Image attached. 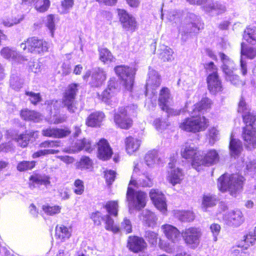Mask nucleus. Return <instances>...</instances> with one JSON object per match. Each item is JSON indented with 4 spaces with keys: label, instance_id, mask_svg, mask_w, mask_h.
<instances>
[{
    "label": "nucleus",
    "instance_id": "56",
    "mask_svg": "<svg viewBox=\"0 0 256 256\" xmlns=\"http://www.w3.org/2000/svg\"><path fill=\"white\" fill-rule=\"evenodd\" d=\"M144 237L150 244L155 246L157 244L158 234L155 232L148 230L146 232Z\"/></svg>",
    "mask_w": 256,
    "mask_h": 256
},
{
    "label": "nucleus",
    "instance_id": "31",
    "mask_svg": "<svg viewBox=\"0 0 256 256\" xmlns=\"http://www.w3.org/2000/svg\"><path fill=\"white\" fill-rule=\"evenodd\" d=\"M29 181V186L31 189L42 184L46 186L50 183L48 176L38 174L31 176Z\"/></svg>",
    "mask_w": 256,
    "mask_h": 256
},
{
    "label": "nucleus",
    "instance_id": "1",
    "mask_svg": "<svg viewBox=\"0 0 256 256\" xmlns=\"http://www.w3.org/2000/svg\"><path fill=\"white\" fill-rule=\"evenodd\" d=\"M142 164L140 162H134V172L126 193V198L128 202L130 209L134 208L139 210L144 208L146 206V194L145 192L141 191L134 192L130 186L134 185L136 186L151 187L153 185V179L148 174H142L138 178H136V173L143 170Z\"/></svg>",
    "mask_w": 256,
    "mask_h": 256
},
{
    "label": "nucleus",
    "instance_id": "27",
    "mask_svg": "<svg viewBox=\"0 0 256 256\" xmlns=\"http://www.w3.org/2000/svg\"><path fill=\"white\" fill-rule=\"evenodd\" d=\"M0 54L4 58L15 62H22L26 60L24 56L13 48L8 47L3 48L0 50Z\"/></svg>",
    "mask_w": 256,
    "mask_h": 256
},
{
    "label": "nucleus",
    "instance_id": "46",
    "mask_svg": "<svg viewBox=\"0 0 256 256\" xmlns=\"http://www.w3.org/2000/svg\"><path fill=\"white\" fill-rule=\"evenodd\" d=\"M100 60L104 63L112 62L114 60V57L111 52L106 48L98 49Z\"/></svg>",
    "mask_w": 256,
    "mask_h": 256
},
{
    "label": "nucleus",
    "instance_id": "11",
    "mask_svg": "<svg viewBox=\"0 0 256 256\" xmlns=\"http://www.w3.org/2000/svg\"><path fill=\"white\" fill-rule=\"evenodd\" d=\"M60 143L59 140H46L42 142L40 144L39 146L44 149L34 152L32 156V158H36L42 156L58 154L59 150L52 148L60 146Z\"/></svg>",
    "mask_w": 256,
    "mask_h": 256
},
{
    "label": "nucleus",
    "instance_id": "28",
    "mask_svg": "<svg viewBox=\"0 0 256 256\" xmlns=\"http://www.w3.org/2000/svg\"><path fill=\"white\" fill-rule=\"evenodd\" d=\"M106 78V74L104 70L100 68L94 69L90 84L94 87H99L104 84Z\"/></svg>",
    "mask_w": 256,
    "mask_h": 256
},
{
    "label": "nucleus",
    "instance_id": "24",
    "mask_svg": "<svg viewBox=\"0 0 256 256\" xmlns=\"http://www.w3.org/2000/svg\"><path fill=\"white\" fill-rule=\"evenodd\" d=\"M206 82L208 89L212 94H215L222 91V82L218 74H210L207 77Z\"/></svg>",
    "mask_w": 256,
    "mask_h": 256
},
{
    "label": "nucleus",
    "instance_id": "52",
    "mask_svg": "<svg viewBox=\"0 0 256 256\" xmlns=\"http://www.w3.org/2000/svg\"><path fill=\"white\" fill-rule=\"evenodd\" d=\"M10 87L16 90H18L22 87V80L18 76L12 74L10 78Z\"/></svg>",
    "mask_w": 256,
    "mask_h": 256
},
{
    "label": "nucleus",
    "instance_id": "6",
    "mask_svg": "<svg viewBox=\"0 0 256 256\" xmlns=\"http://www.w3.org/2000/svg\"><path fill=\"white\" fill-rule=\"evenodd\" d=\"M116 75L121 78L124 88L131 91L134 83L136 69L124 66H118L114 68Z\"/></svg>",
    "mask_w": 256,
    "mask_h": 256
},
{
    "label": "nucleus",
    "instance_id": "25",
    "mask_svg": "<svg viewBox=\"0 0 256 256\" xmlns=\"http://www.w3.org/2000/svg\"><path fill=\"white\" fill-rule=\"evenodd\" d=\"M70 130L68 128L64 129L49 127L42 131V136L54 138H62L68 136Z\"/></svg>",
    "mask_w": 256,
    "mask_h": 256
},
{
    "label": "nucleus",
    "instance_id": "48",
    "mask_svg": "<svg viewBox=\"0 0 256 256\" xmlns=\"http://www.w3.org/2000/svg\"><path fill=\"white\" fill-rule=\"evenodd\" d=\"M108 214L110 215L116 216L118 213V203L117 201H109L104 206Z\"/></svg>",
    "mask_w": 256,
    "mask_h": 256
},
{
    "label": "nucleus",
    "instance_id": "38",
    "mask_svg": "<svg viewBox=\"0 0 256 256\" xmlns=\"http://www.w3.org/2000/svg\"><path fill=\"white\" fill-rule=\"evenodd\" d=\"M229 148L230 154L234 156H238L242 149V142L239 140L234 138L232 134H231Z\"/></svg>",
    "mask_w": 256,
    "mask_h": 256
},
{
    "label": "nucleus",
    "instance_id": "10",
    "mask_svg": "<svg viewBox=\"0 0 256 256\" xmlns=\"http://www.w3.org/2000/svg\"><path fill=\"white\" fill-rule=\"evenodd\" d=\"M172 100L169 90L166 88H162L160 93L158 104L161 109L166 111L169 116H176L180 114V110L170 108L168 104Z\"/></svg>",
    "mask_w": 256,
    "mask_h": 256
},
{
    "label": "nucleus",
    "instance_id": "18",
    "mask_svg": "<svg viewBox=\"0 0 256 256\" xmlns=\"http://www.w3.org/2000/svg\"><path fill=\"white\" fill-rule=\"evenodd\" d=\"M150 196L155 206L162 213H165L166 204L164 194L158 190L152 189L150 192Z\"/></svg>",
    "mask_w": 256,
    "mask_h": 256
},
{
    "label": "nucleus",
    "instance_id": "30",
    "mask_svg": "<svg viewBox=\"0 0 256 256\" xmlns=\"http://www.w3.org/2000/svg\"><path fill=\"white\" fill-rule=\"evenodd\" d=\"M174 160L168 163V167L170 168L168 172V179L173 185L180 184L182 180L183 174L182 170L178 168H174Z\"/></svg>",
    "mask_w": 256,
    "mask_h": 256
},
{
    "label": "nucleus",
    "instance_id": "5",
    "mask_svg": "<svg viewBox=\"0 0 256 256\" xmlns=\"http://www.w3.org/2000/svg\"><path fill=\"white\" fill-rule=\"evenodd\" d=\"M219 56L222 63V68L226 80L234 86L241 84L242 82L240 80L239 76L234 72L235 70L234 62L222 52L219 53Z\"/></svg>",
    "mask_w": 256,
    "mask_h": 256
},
{
    "label": "nucleus",
    "instance_id": "29",
    "mask_svg": "<svg viewBox=\"0 0 256 256\" xmlns=\"http://www.w3.org/2000/svg\"><path fill=\"white\" fill-rule=\"evenodd\" d=\"M98 156L102 160H107L111 157L112 152L109 144L104 139L100 140L98 143Z\"/></svg>",
    "mask_w": 256,
    "mask_h": 256
},
{
    "label": "nucleus",
    "instance_id": "45",
    "mask_svg": "<svg viewBox=\"0 0 256 256\" xmlns=\"http://www.w3.org/2000/svg\"><path fill=\"white\" fill-rule=\"evenodd\" d=\"M176 218L182 222H191L194 218V215L191 211L177 210L174 212Z\"/></svg>",
    "mask_w": 256,
    "mask_h": 256
},
{
    "label": "nucleus",
    "instance_id": "64",
    "mask_svg": "<svg viewBox=\"0 0 256 256\" xmlns=\"http://www.w3.org/2000/svg\"><path fill=\"white\" fill-rule=\"evenodd\" d=\"M246 170L250 174L256 176V160H253L246 164Z\"/></svg>",
    "mask_w": 256,
    "mask_h": 256
},
{
    "label": "nucleus",
    "instance_id": "21",
    "mask_svg": "<svg viewBox=\"0 0 256 256\" xmlns=\"http://www.w3.org/2000/svg\"><path fill=\"white\" fill-rule=\"evenodd\" d=\"M180 154L183 158L192 160V166L194 159L200 156L198 148L194 144L186 143L183 145L181 148Z\"/></svg>",
    "mask_w": 256,
    "mask_h": 256
},
{
    "label": "nucleus",
    "instance_id": "7",
    "mask_svg": "<svg viewBox=\"0 0 256 256\" xmlns=\"http://www.w3.org/2000/svg\"><path fill=\"white\" fill-rule=\"evenodd\" d=\"M20 46L24 50L27 48L32 53L42 54L48 52L50 44L45 40L34 37L28 38Z\"/></svg>",
    "mask_w": 256,
    "mask_h": 256
},
{
    "label": "nucleus",
    "instance_id": "12",
    "mask_svg": "<svg viewBox=\"0 0 256 256\" xmlns=\"http://www.w3.org/2000/svg\"><path fill=\"white\" fill-rule=\"evenodd\" d=\"M130 112V107H121L114 116V121L116 125L122 128L128 129L132 126V120L128 117Z\"/></svg>",
    "mask_w": 256,
    "mask_h": 256
},
{
    "label": "nucleus",
    "instance_id": "43",
    "mask_svg": "<svg viewBox=\"0 0 256 256\" xmlns=\"http://www.w3.org/2000/svg\"><path fill=\"white\" fill-rule=\"evenodd\" d=\"M243 38L248 42L255 44H256V28L254 26L246 28L244 31Z\"/></svg>",
    "mask_w": 256,
    "mask_h": 256
},
{
    "label": "nucleus",
    "instance_id": "4",
    "mask_svg": "<svg viewBox=\"0 0 256 256\" xmlns=\"http://www.w3.org/2000/svg\"><path fill=\"white\" fill-rule=\"evenodd\" d=\"M190 114L191 118H186L180 124V128L185 131L192 132L204 130L208 126V122L206 118L192 112Z\"/></svg>",
    "mask_w": 256,
    "mask_h": 256
},
{
    "label": "nucleus",
    "instance_id": "34",
    "mask_svg": "<svg viewBox=\"0 0 256 256\" xmlns=\"http://www.w3.org/2000/svg\"><path fill=\"white\" fill-rule=\"evenodd\" d=\"M56 237L62 242H65L72 235L71 228L67 227L63 224L57 225L55 229Z\"/></svg>",
    "mask_w": 256,
    "mask_h": 256
},
{
    "label": "nucleus",
    "instance_id": "32",
    "mask_svg": "<svg viewBox=\"0 0 256 256\" xmlns=\"http://www.w3.org/2000/svg\"><path fill=\"white\" fill-rule=\"evenodd\" d=\"M22 3L26 5L33 4L35 10L39 12H46L50 4L49 0H22Z\"/></svg>",
    "mask_w": 256,
    "mask_h": 256
},
{
    "label": "nucleus",
    "instance_id": "50",
    "mask_svg": "<svg viewBox=\"0 0 256 256\" xmlns=\"http://www.w3.org/2000/svg\"><path fill=\"white\" fill-rule=\"evenodd\" d=\"M75 146L76 150L78 151H80L83 149H84L86 151L88 152H90L92 150L90 140L86 138L78 140L75 144Z\"/></svg>",
    "mask_w": 256,
    "mask_h": 256
},
{
    "label": "nucleus",
    "instance_id": "16",
    "mask_svg": "<svg viewBox=\"0 0 256 256\" xmlns=\"http://www.w3.org/2000/svg\"><path fill=\"white\" fill-rule=\"evenodd\" d=\"M242 136L246 146L251 149L256 147V128L252 126L243 128Z\"/></svg>",
    "mask_w": 256,
    "mask_h": 256
},
{
    "label": "nucleus",
    "instance_id": "37",
    "mask_svg": "<svg viewBox=\"0 0 256 256\" xmlns=\"http://www.w3.org/2000/svg\"><path fill=\"white\" fill-rule=\"evenodd\" d=\"M141 141L132 136L126 138L125 144L126 151L129 154H132L138 150L140 146Z\"/></svg>",
    "mask_w": 256,
    "mask_h": 256
},
{
    "label": "nucleus",
    "instance_id": "2",
    "mask_svg": "<svg viewBox=\"0 0 256 256\" xmlns=\"http://www.w3.org/2000/svg\"><path fill=\"white\" fill-rule=\"evenodd\" d=\"M244 178L238 174H224L218 180V187L222 192L228 191L231 196H236L242 189Z\"/></svg>",
    "mask_w": 256,
    "mask_h": 256
},
{
    "label": "nucleus",
    "instance_id": "59",
    "mask_svg": "<svg viewBox=\"0 0 256 256\" xmlns=\"http://www.w3.org/2000/svg\"><path fill=\"white\" fill-rule=\"evenodd\" d=\"M26 94L29 96L30 102L36 105L41 101L42 98L39 93H34L32 92H26Z\"/></svg>",
    "mask_w": 256,
    "mask_h": 256
},
{
    "label": "nucleus",
    "instance_id": "54",
    "mask_svg": "<svg viewBox=\"0 0 256 256\" xmlns=\"http://www.w3.org/2000/svg\"><path fill=\"white\" fill-rule=\"evenodd\" d=\"M42 210L48 215L54 216L59 214L60 212L61 207L58 206H50L49 205H44Z\"/></svg>",
    "mask_w": 256,
    "mask_h": 256
},
{
    "label": "nucleus",
    "instance_id": "14",
    "mask_svg": "<svg viewBox=\"0 0 256 256\" xmlns=\"http://www.w3.org/2000/svg\"><path fill=\"white\" fill-rule=\"evenodd\" d=\"M78 84H70L66 91L63 98V104L64 106L67 108L68 112L71 113L74 112L76 109L74 101L78 90Z\"/></svg>",
    "mask_w": 256,
    "mask_h": 256
},
{
    "label": "nucleus",
    "instance_id": "23",
    "mask_svg": "<svg viewBox=\"0 0 256 256\" xmlns=\"http://www.w3.org/2000/svg\"><path fill=\"white\" fill-rule=\"evenodd\" d=\"M226 222L230 226H238L244 221V218L242 212L236 210L230 212L224 216Z\"/></svg>",
    "mask_w": 256,
    "mask_h": 256
},
{
    "label": "nucleus",
    "instance_id": "47",
    "mask_svg": "<svg viewBox=\"0 0 256 256\" xmlns=\"http://www.w3.org/2000/svg\"><path fill=\"white\" fill-rule=\"evenodd\" d=\"M207 12H216L218 14L224 12L226 10V6L220 2H216L214 4H210L205 8Z\"/></svg>",
    "mask_w": 256,
    "mask_h": 256
},
{
    "label": "nucleus",
    "instance_id": "53",
    "mask_svg": "<svg viewBox=\"0 0 256 256\" xmlns=\"http://www.w3.org/2000/svg\"><path fill=\"white\" fill-rule=\"evenodd\" d=\"M36 164L34 161H22L17 166V170L20 172H24L32 169Z\"/></svg>",
    "mask_w": 256,
    "mask_h": 256
},
{
    "label": "nucleus",
    "instance_id": "63",
    "mask_svg": "<svg viewBox=\"0 0 256 256\" xmlns=\"http://www.w3.org/2000/svg\"><path fill=\"white\" fill-rule=\"evenodd\" d=\"M104 216H102V214L99 212H96L92 214L91 218L93 220L95 224L100 226L101 224V222L104 220Z\"/></svg>",
    "mask_w": 256,
    "mask_h": 256
},
{
    "label": "nucleus",
    "instance_id": "9",
    "mask_svg": "<svg viewBox=\"0 0 256 256\" xmlns=\"http://www.w3.org/2000/svg\"><path fill=\"white\" fill-rule=\"evenodd\" d=\"M219 155L215 150H210L206 154L201 155L200 158L194 159L193 167L198 170L200 166H211L216 164L219 160Z\"/></svg>",
    "mask_w": 256,
    "mask_h": 256
},
{
    "label": "nucleus",
    "instance_id": "39",
    "mask_svg": "<svg viewBox=\"0 0 256 256\" xmlns=\"http://www.w3.org/2000/svg\"><path fill=\"white\" fill-rule=\"evenodd\" d=\"M211 104V100L209 98H203L200 102L194 105L192 112L196 114L202 113L210 108Z\"/></svg>",
    "mask_w": 256,
    "mask_h": 256
},
{
    "label": "nucleus",
    "instance_id": "51",
    "mask_svg": "<svg viewBox=\"0 0 256 256\" xmlns=\"http://www.w3.org/2000/svg\"><path fill=\"white\" fill-rule=\"evenodd\" d=\"M92 166V161L87 156L82 157L77 164V168L80 170H90Z\"/></svg>",
    "mask_w": 256,
    "mask_h": 256
},
{
    "label": "nucleus",
    "instance_id": "13",
    "mask_svg": "<svg viewBox=\"0 0 256 256\" xmlns=\"http://www.w3.org/2000/svg\"><path fill=\"white\" fill-rule=\"evenodd\" d=\"M240 66V70L243 76L247 74L246 62L244 60L247 58L252 60L256 57V47L247 46L244 42L241 44Z\"/></svg>",
    "mask_w": 256,
    "mask_h": 256
},
{
    "label": "nucleus",
    "instance_id": "22",
    "mask_svg": "<svg viewBox=\"0 0 256 256\" xmlns=\"http://www.w3.org/2000/svg\"><path fill=\"white\" fill-rule=\"evenodd\" d=\"M147 244L142 238L130 236L128 238L127 247L130 251L134 253L144 250Z\"/></svg>",
    "mask_w": 256,
    "mask_h": 256
},
{
    "label": "nucleus",
    "instance_id": "35",
    "mask_svg": "<svg viewBox=\"0 0 256 256\" xmlns=\"http://www.w3.org/2000/svg\"><path fill=\"white\" fill-rule=\"evenodd\" d=\"M20 116L25 120L38 122L43 119V116L39 112L28 109L21 110Z\"/></svg>",
    "mask_w": 256,
    "mask_h": 256
},
{
    "label": "nucleus",
    "instance_id": "57",
    "mask_svg": "<svg viewBox=\"0 0 256 256\" xmlns=\"http://www.w3.org/2000/svg\"><path fill=\"white\" fill-rule=\"evenodd\" d=\"M84 186L82 180L77 179L74 183V192L77 195H81L84 192Z\"/></svg>",
    "mask_w": 256,
    "mask_h": 256
},
{
    "label": "nucleus",
    "instance_id": "42",
    "mask_svg": "<svg viewBox=\"0 0 256 256\" xmlns=\"http://www.w3.org/2000/svg\"><path fill=\"white\" fill-rule=\"evenodd\" d=\"M173 54L174 52L172 48L163 45L160 49L159 57L164 62L172 61L174 59Z\"/></svg>",
    "mask_w": 256,
    "mask_h": 256
},
{
    "label": "nucleus",
    "instance_id": "61",
    "mask_svg": "<svg viewBox=\"0 0 256 256\" xmlns=\"http://www.w3.org/2000/svg\"><path fill=\"white\" fill-rule=\"evenodd\" d=\"M154 124L156 129L158 131L164 130L168 125L166 121L160 118L156 119L154 120Z\"/></svg>",
    "mask_w": 256,
    "mask_h": 256
},
{
    "label": "nucleus",
    "instance_id": "44",
    "mask_svg": "<svg viewBox=\"0 0 256 256\" xmlns=\"http://www.w3.org/2000/svg\"><path fill=\"white\" fill-rule=\"evenodd\" d=\"M256 236H255L254 232H250L244 236V240L241 244H239L238 246L247 249L249 246L254 245L256 244Z\"/></svg>",
    "mask_w": 256,
    "mask_h": 256
},
{
    "label": "nucleus",
    "instance_id": "55",
    "mask_svg": "<svg viewBox=\"0 0 256 256\" xmlns=\"http://www.w3.org/2000/svg\"><path fill=\"white\" fill-rule=\"evenodd\" d=\"M120 232H123L126 234H129L132 232V225L130 220L125 218L118 226Z\"/></svg>",
    "mask_w": 256,
    "mask_h": 256
},
{
    "label": "nucleus",
    "instance_id": "36",
    "mask_svg": "<svg viewBox=\"0 0 256 256\" xmlns=\"http://www.w3.org/2000/svg\"><path fill=\"white\" fill-rule=\"evenodd\" d=\"M104 118V114L102 112H97L90 114L87 118L86 124L92 127L99 126Z\"/></svg>",
    "mask_w": 256,
    "mask_h": 256
},
{
    "label": "nucleus",
    "instance_id": "40",
    "mask_svg": "<svg viewBox=\"0 0 256 256\" xmlns=\"http://www.w3.org/2000/svg\"><path fill=\"white\" fill-rule=\"evenodd\" d=\"M218 202V199L216 195L210 194H204L202 200V208L206 212L208 208L215 206Z\"/></svg>",
    "mask_w": 256,
    "mask_h": 256
},
{
    "label": "nucleus",
    "instance_id": "33",
    "mask_svg": "<svg viewBox=\"0 0 256 256\" xmlns=\"http://www.w3.org/2000/svg\"><path fill=\"white\" fill-rule=\"evenodd\" d=\"M38 137V132L32 131L29 132L20 134L14 140L18 145L22 148L27 146L31 138H36Z\"/></svg>",
    "mask_w": 256,
    "mask_h": 256
},
{
    "label": "nucleus",
    "instance_id": "26",
    "mask_svg": "<svg viewBox=\"0 0 256 256\" xmlns=\"http://www.w3.org/2000/svg\"><path fill=\"white\" fill-rule=\"evenodd\" d=\"M161 228L166 237L172 242L176 243L180 240V232L175 226L166 224Z\"/></svg>",
    "mask_w": 256,
    "mask_h": 256
},
{
    "label": "nucleus",
    "instance_id": "17",
    "mask_svg": "<svg viewBox=\"0 0 256 256\" xmlns=\"http://www.w3.org/2000/svg\"><path fill=\"white\" fill-rule=\"evenodd\" d=\"M118 14L122 27L126 30L134 32L137 28V24L134 18L130 15L124 10H118Z\"/></svg>",
    "mask_w": 256,
    "mask_h": 256
},
{
    "label": "nucleus",
    "instance_id": "62",
    "mask_svg": "<svg viewBox=\"0 0 256 256\" xmlns=\"http://www.w3.org/2000/svg\"><path fill=\"white\" fill-rule=\"evenodd\" d=\"M220 226L218 224H212L210 225V230L212 234L213 240L214 242L217 241V236L220 232Z\"/></svg>",
    "mask_w": 256,
    "mask_h": 256
},
{
    "label": "nucleus",
    "instance_id": "3",
    "mask_svg": "<svg viewBox=\"0 0 256 256\" xmlns=\"http://www.w3.org/2000/svg\"><path fill=\"white\" fill-rule=\"evenodd\" d=\"M204 28V23L194 14H190L185 20L184 26L180 30L181 40L186 42L190 34H197Z\"/></svg>",
    "mask_w": 256,
    "mask_h": 256
},
{
    "label": "nucleus",
    "instance_id": "49",
    "mask_svg": "<svg viewBox=\"0 0 256 256\" xmlns=\"http://www.w3.org/2000/svg\"><path fill=\"white\" fill-rule=\"evenodd\" d=\"M110 215V214H109L106 215L104 220L105 222L106 229L108 230L112 231L114 233H118L120 232L118 226L114 224V220Z\"/></svg>",
    "mask_w": 256,
    "mask_h": 256
},
{
    "label": "nucleus",
    "instance_id": "41",
    "mask_svg": "<svg viewBox=\"0 0 256 256\" xmlns=\"http://www.w3.org/2000/svg\"><path fill=\"white\" fill-rule=\"evenodd\" d=\"M144 159L146 164L149 167L154 166L156 164H158L160 160L158 151L156 150L148 152L146 154Z\"/></svg>",
    "mask_w": 256,
    "mask_h": 256
},
{
    "label": "nucleus",
    "instance_id": "58",
    "mask_svg": "<svg viewBox=\"0 0 256 256\" xmlns=\"http://www.w3.org/2000/svg\"><path fill=\"white\" fill-rule=\"evenodd\" d=\"M218 135L219 131L216 127L212 128L209 130V142L210 144H214L218 140Z\"/></svg>",
    "mask_w": 256,
    "mask_h": 256
},
{
    "label": "nucleus",
    "instance_id": "15",
    "mask_svg": "<svg viewBox=\"0 0 256 256\" xmlns=\"http://www.w3.org/2000/svg\"><path fill=\"white\" fill-rule=\"evenodd\" d=\"M238 112L242 114L243 120L247 126H252L256 122V114L251 112L250 110L245 102L244 98H241L238 103Z\"/></svg>",
    "mask_w": 256,
    "mask_h": 256
},
{
    "label": "nucleus",
    "instance_id": "19",
    "mask_svg": "<svg viewBox=\"0 0 256 256\" xmlns=\"http://www.w3.org/2000/svg\"><path fill=\"white\" fill-rule=\"evenodd\" d=\"M120 91L119 84L114 78H111L108 82L107 88L102 93V100L105 102L114 97Z\"/></svg>",
    "mask_w": 256,
    "mask_h": 256
},
{
    "label": "nucleus",
    "instance_id": "60",
    "mask_svg": "<svg viewBox=\"0 0 256 256\" xmlns=\"http://www.w3.org/2000/svg\"><path fill=\"white\" fill-rule=\"evenodd\" d=\"M46 26L50 30L52 36L53 37L55 30V24L54 22V16L52 15H49L48 16Z\"/></svg>",
    "mask_w": 256,
    "mask_h": 256
},
{
    "label": "nucleus",
    "instance_id": "20",
    "mask_svg": "<svg viewBox=\"0 0 256 256\" xmlns=\"http://www.w3.org/2000/svg\"><path fill=\"white\" fill-rule=\"evenodd\" d=\"M148 78L146 84V94L150 90L152 93L154 94L156 92V90L160 84V79L157 72L154 70H149Z\"/></svg>",
    "mask_w": 256,
    "mask_h": 256
},
{
    "label": "nucleus",
    "instance_id": "8",
    "mask_svg": "<svg viewBox=\"0 0 256 256\" xmlns=\"http://www.w3.org/2000/svg\"><path fill=\"white\" fill-rule=\"evenodd\" d=\"M181 234L186 244L194 249L200 244L202 232L198 228L190 227L182 230Z\"/></svg>",
    "mask_w": 256,
    "mask_h": 256
}]
</instances>
